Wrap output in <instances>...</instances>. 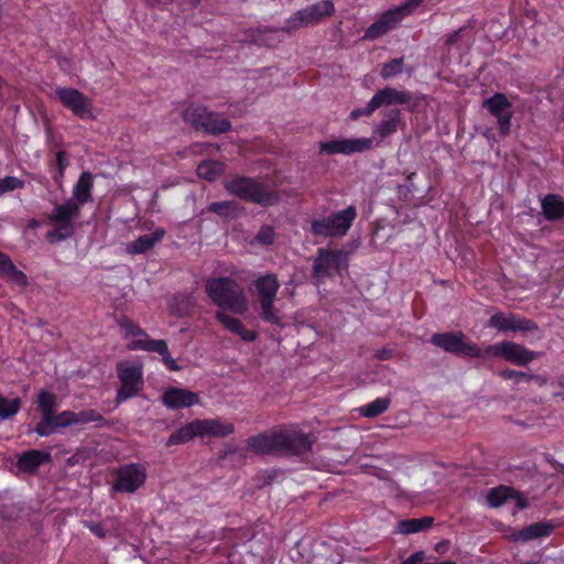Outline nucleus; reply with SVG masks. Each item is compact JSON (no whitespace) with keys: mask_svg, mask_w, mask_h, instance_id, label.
Listing matches in <instances>:
<instances>
[{"mask_svg":"<svg viewBox=\"0 0 564 564\" xmlns=\"http://www.w3.org/2000/svg\"><path fill=\"white\" fill-rule=\"evenodd\" d=\"M316 437L294 426H279L250 436L248 449L257 455L276 457H303L312 453Z\"/></svg>","mask_w":564,"mask_h":564,"instance_id":"1","label":"nucleus"},{"mask_svg":"<svg viewBox=\"0 0 564 564\" xmlns=\"http://www.w3.org/2000/svg\"><path fill=\"white\" fill-rule=\"evenodd\" d=\"M93 174L84 171L73 188V198L54 206L47 215L55 227L45 234L50 243H59L75 235V219L80 215V206L91 200Z\"/></svg>","mask_w":564,"mask_h":564,"instance_id":"2","label":"nucleus"},{"mask_svg":"<svg viewBox=\"0 0 564 564\" xmlns=\"http://www.w3.org/2000/svg\"><path fill=\"white\" fill-rule=\"evenodd\" d=\"M225 189L245 200L262 207H270L280 203V194L260 177L235 174L224 182Z\"/></svg>","mask_w":564,"mask_h":564,"instance_id":"3","label":"nucleus"},{"mask_svg":"<svg viewBox=\"0 0 564 564\" xmlns=\"http://www.w3.org/2000/svg\"><path fill=\"white\" fill-rule=\"evenodd\" d=\"M205 291L214 304L220 308L229 310L235 314H243L248 308L243 290L230 276L208 280Z\"/></svg>","mask_w":564,"mask_h":564,"instance_id":"4","label":"nucleus"},{"mask_svg":"<svg viewBox=\"0 0 564 564\" xmlns=\"http://www.w3.org/2000/svg\"><path fill=\"white\" fill-rule=\"evenodd\" d=\"M253 285L258 294L259 317L265 323L282 326V316L273 305L280 289L278 276L273 273L260 275L253 281Z\"/></svg>","mask_w":564,"mask_h":564,"instance_id":"5","label":"nucleus"},{"mask_svg":"<svg viewBox=\"0 0 564 564\" xmlns=\"http://www.w3.org/2000/svg\"><path fill=\"white\" fill-rule=\"evenodd\" d=\"M183 120L196 131L217 135L231 131V122L200 105L191 104L182 112Z\"/></svg>","mask_w":564,"mask_h":564,"instance_id":"6","label":"nucleus"},{"mask_svg":"<svg viewBox=\"0 0 564 564\" xmlns=\"http://www.w3.org/2000/svg\"><path fill=\"white\" fill-rule=\"evenodd\" d=\"M352 250L317 249V256L312 267V278L321 283L325 278L341 276L348 269V260Z\"/></svg>","mask_w":564,"mask_h":564,"instance_id":"7","label":"nucleus"},{"mask_svg":"<svg viewBox=\"0 0 564 564\" xmlns=\"http://www.w3.org/2000/svg\"><path fill=\"white\" fill-rule=\"evenodd\" d=\"M357 217V209L350 205L347 208L333 213L322 219L311 221V231L314 236L324 238L343 237L350 229Z\"/></svg>","mask_w":564,"mask_h":564,"instance_id":"8","label":"nucleus"},{"mask_svg":"<svg viewBox=\"0 0 564 564\" xmlns=\"http://www.w3.org/2000/svg\"><path fill=\"white\" fill-rule=\"evenodd\" d=\"M430 343L459 358H481L482 356L481 348L467 340L463 332L435 333L431 336Z\"/></svg>","mask_w":564,"mask_h":564,"instance_id":"9","label":"nucleus"},{"mask_svg":"<svg viewBox=\"0 0 564 564\" xmlns=\"http://www.w3.org/2000/svg\"><path fill=\"white\" fill-rule=\"evenodd\" d=\"M482 350V359L501 358L516 366H527L541 356L540 351H533L514 341H501L486 346Z\"/></svg>","mask_w":564,"mask_h":564,"instance_id":"10","label":"nucleus"},{"mask_svg":"<svg viewBox=\"0 0 564 564\" xmlns=\"http://www.w3.org/2000/svg\"><path fill=\"white\" fill-rule=\"evenodd\" d=\"M116 369L121 382L120 388L117 390L116 403L121 404L138 395L143 389V372L140 364H132L130 361L118 362Z\"/></svg>","mask_w":564,"mask_h":564,"instance_id":"11","label":"nucleus"},{"mask_svg":"<svg viewBox=\"0 0 564 564\" xmlns=\"http://www.w3.org/2000/svg\"><path fill=\"white\" fill-rule=\"evenodd\" d=\"M36 409L41 413V421L34 427V432L46 437L57 432L59 413H56L58 403L55 393L48 390H41L36 394Z\"/></svg>","mask_w":564,"mask_h":564,"instance_id":"12","label":"nucleus"},{"mask_svg":"<svg viewBox=\"0 0 564 564\" xmlns=\"http://www.w3.org/2000/svg\"><path fill=\"white\" fill-rule=\"evenodd\" d=\"M425 101L424 95L414 94L408 90H398L393 87L379 89L371 98V106L402 105L410 112L416 111Z\"/></svg>","mask_w":564,"mask_h":564,"instance_id":"13","label":"nucleus"},{"mask_svg":"<svg viewBox=\"0 0 564 564\" xmlns=\"http://www.w3.org/2000/svg\"><path fill=\"white\" fill-rule=\"evenodd\" d=\"M482 107L497 119L499 134L507 137L511 130V118L513 116V106L507 96L502 93H496L482 102Z\"/></svg>","mask_w":564,"mask_h":564,"instance_id":"14","label":"nucleus"},{"mask_svg":"<svg viewBox=\"0 0 564 564\" xmlns=\"http://www.w3.org/2000/svg\"><path fill=\"white\" fill-rule=\"evenodd\" d=\"M145 480V467L141 464H129L118 470L111 490L115 492L133 494L144 485Z\"/></svg>","mask_w":564,"mask_h":564,"instance_id":"15","label":"nucleus"},{"mask_svg":"<svg viewBox=\"0 0 564 564\" xmlns=\"http://www.w3.org/2000/svg\"><path fill=\"white\" fill-rule=\"evenodd\" d=\"M56 96L62 105L78 118H94L91 100L78 89L72 87H58L56 89Z\"/></svg>","mask_w":564,"mask_h":564,"instance_id":"16","label":"nucleus"},{"mask_svg":"<svg viewBox=\"0 0 564 564\" xmlns=\"http://www.w3.org/2000/svg\"><path fill=\"white\" fill-rule=\"evenodd\" d=\"M372 147L373 141L371 138L338 139L321 142L319 152L328 155H351L369 151Z\"/></svg>","mask_w":564,"mask_h":564,"instance_id":"17","label":"nucleus"},{"mask_svg":"<svg viewBox=\"0 0 564 564\" xmlns=\"http://www.w3.org/2000/svg\"><path fill=\"white\" fill-rule=\"evenodd\" d=\"M57 432L61 429H66L73 425H85L94 423L95 427H107L110 425L109 421L97 410L89 409L79 412L65 410L59 412Z\"/></svg>","mask_w":564,"mask_h":564,"instance_id":"18","label":"nucleus"},{"mask_svg":"<svg viewBox=\"0 0 564 564\" xmlns=\"http://www.w3.org/2000/svg\"><path fill=\"white\" fill-rule=\"evenodd\" d=\"M509 500L516 501V507L518 510H523L529 507L527 496L513 487L500 485L498 487L491 488L486 496L487 505L494 509L500 508Z\"/></svg>","mask_w":564,"mask_h":564,"instance_id":"19","label":"nucleus"},{"mask_svg":"<svg viewBox=\"0 0 564 564\" xmlns=\"http://www.w3.org/2000/svg\"><path fill=\"white\" fill-rule=\"evenodd\" d=\"M402 17L400 15V10L392 8L383 12L378 20H376L372 24H370L364 34V39L373 41L377 40L389 31L397 28V25L402 21Z\"/></svg>","mask_w":564,"mask_h":564,"instance_id":"20","label":"nucleus"},{"mask_svg":"<svg viewBox=\"0 0 564 564\" xmlns=\"http://www.w3.org/2000/svg\"><path fill=\"white\" fill-rule=\"evenodd\" d=\"M162 403L172 410L189 408L199 402L198 394L186 389L170 387L162 397Z\"/></svg>","mask_w":564,"mask_h":564,"instance_id":"21","label":"nucleus"},{"mask_svg":"<svg viewBox=\"0 0 564 564\" xmlns=\"http://www.w3.org/2000/svg\"><path fill=\"white\" fill-rule=\"evenodd\" d=\"M52 459L51 453L40 449H29L18 456L15 466L19 470L34 474L40 466L50 463Z\"/></svg>","mask_w":564,"mask_h":564,"instance_id":"22","label":"nucleus"},{"mask_svg":"<svg viewBox=\"0 0 564 564\" xmlns=\"http://www.w3.org/2000/svg\"><path fill=\"white\" fill-rule=\"evenodd\" d=\"M554 524L550 521H540L529 524L521 530L513 532L511 539L514 542H528L534 539L544 538L552 533Z\"/></svg>","mask_w":564,"mask_h":564,"instance_id":"23","label":"nucleus"},{"mask_svg":"<svg viewBox=\"0 0 564 564\" xmlns=\"http://www.w3.org/2000/svg\"><path fill=\"white\" fill-rule=\"evenodd\" d=\"M216 319L229 332L238 335L243 341L251 343L258 337L256 330L247 329L242 322L221 311L216 312Z\"/></svg>","mask_w":564,"mask_h":564,"instance_id":"24","label":"nucleus"},{"mask_svg":"<svg viewBox=\"0 0 564 564\" xmlns=\"http://www.w3.org/2000/svg\"><path fill=\"white\" fill-rule=\"evenodd\" d=\"M199 436L225 437L235 432L232 423H224L217 419L197 420Z\"/></svg>","mask_w":564,"mask_h":564,"instance_id":"25","label":"nucleus"},{"mask_svg":"<svg viewBox=\"0 0 564 564\" xmlns=\"http://www.w3.org/2000/svg\"><path fill=\"white\" fill-rule=\"evenodd\" d=\"M165 234V229L158 228L152 234L142 235L127 245V251L131 254L144 253L152 249L158 242H160Z\"/></svg>","mask_w":564,"mask_h":564,"instance_id":"26","label":"nucleus"},{"mask_svg":"<svg viewBox=\"0 0 564 564\" xmlns=\"http://www.w3.org/2000/svg\"><path fill=\"white\" fill-rule=\"evenodd\" d=\"M310 24H313L310 18L307 17V12L305 9H301L296 11L292 17H290L285 24L281 29H272L269 26H259L256 29L258 34L267 33V32H278L282 31L283 33H292L293 31L300 28H306Z\"/></svg>","mask_w":564,"mask_h":564,"instance_id":"27","label":"nucleus"},{"mask_svg":"<svg viewBox=\"0 0 564 564\" xmlns=\"http://www.w3.org/2000/svg\"><path fill=\"white\" fill-rule=\"evenodd\" d=\"M542 214L549 221H555L564 217V200L557 194H547L541 200Z\"/></svg>","mask_w":564,"mask_h":564,"instance_id":"28","label":"nucleus"},{"mask_svg":"<svg viewBox=\"0 0 564 564\" xmlns=\"http://www.w3.org/2000/svg\"><path fill=\"white\" fill-rule=\"evenodd\" d=\"M197 420H194L180 429L175 430L165 442L166 447L180 445L189 442L195 436H199Z\"/></svg>","mask_w":564,"mask_h":564,"instance_id":"29","label":"nucleus"},{"mask_svg":"<svg viewBox=\"0 0 564 564\" xmlns=\"http://www.w3.org/2000/svg\"><path fill=\"white\" fill-rule=\"evenodd\" d=\"M433 523V517L405 519L397 523V532L405 535L417 533L430 529Z\"/></svg>","mask_w":564,"mask_h":564,"instance_id":"30","label":"nucleus"},{"mask_svg":"<svg viewBox=\"0 0 564 564\" xmlns=\"http://www.w3.org/2000/svg\"><path fill=\"white\" fill-rule=\"evenodd\" d=\"M400 123L401 111L397 108L390 109L387 113V118L382 120L375 129V133L378 134L381 139H386L397 132Z\"/></svg>","mask_w":564,"mask_h":564,"instance_id":"31","label":"nucleus"},{"mask_svg":"<svg viewBox=\"0 0 564 564\" xmlns=\"http://www.w3.org/2000/svg\"><path fill=\"white\" fill-rule=\"evenodd\" d=\"M130 350L158 352L161 357L167 354V344L163 339H137L129 345Z\"/></svg>","mask_w":564,"mask_h":564,"instance_id":"32","label":"nucleus"},{"mask_svg":"<svg viewBox=\"0 0 564 564\" xmlns=\"http://www.w3.org/2000/svg\"><path fill=\"white\" fill-rule=\"evenodd\" d=\"M312 23H317L325 17H330L335 12L334 3L330 0H324L304 8Z\"/></svg>","mask_w":564,"mask_h":564,"instance_id":"33","label":"nucleus"},{"mask_svg":"<svg viewBox=\"0 0 564 564\" xmlns=\"http://www.w3.org/2000/svg\"><path fill=\"white\" fill-rule=\"evenodd\" d=\"M206 210L217 214L223 218H235L238 216V205L235 200L210 203L207 205Z\"/></svg>","mask_w":564,"mask_h":564,"instance_id":"34","label":"nucleus"},{"mask_svg":"<svg viewBox=\"0 0 564 564\" xmlns=\"http://www.w3.org/2000/svg\"><path fill=\"white\" fill-rule=\"evenodd\" d=\"M513 313L505 314L502 312H498L488 319L487 326L490 328H495L500 333L511 332L513 324Z\"/></svg>","mask_w":564,"mask_h":564,"instance_id":"35","label":"nucleus"},{"mask_svg":"<svg viewBox=\"0 0 564 564\" xmlns=\"http://www.w3.org/2000/svg\"><path fill=\"white\" fill-rule=\"evenodd\" d=\"M223 172V164L217 161H205L198 164L197 175L207 181L217 180Z\"/></svg>","mask_w":564,"mask_h":564,"instance_id":"36","label":"nucleus"},{"mask_svg":"<svg viewBox=\"0 0 564 564\" xmlns=\"http://www.w3.org/2000/svg\"><path fill=\"white\" fill-rule=\"evenodd\" d=\"M390 399L378 398L360 409V413L366 417H376L388 410Z\"/></svg>","mask_w":564,"mask_h":564,"instance_id":"37","label":"nucleus"},{"mask_svg":"<svg viewBox=\"0 0 564 564\" xmlns=\"http://www.w3.org/2000/svg\"><path fill=\"white\" fill-rule=\"evenodd\" d=\"M21 409V399L19 397L14 399H8L0 395V419L8 420L14 416Z\"/></svg>","mask_w":564,"mask_h":564,"instance_id":"38","label":"nucleus"},{"mask_svg":"<svg viewBox=\"0 0 564 564\" xmlns=\"http://www.w3.org/2000/svg\"><path fill=\"white\" fill-rule=\"evenodd\" d=\"M403 67H404V58L403 57L393 58V59L382 64L380 76L383 79L394 77L403 72Z\"/></svg>","mask_w":564,"mask_h":564,"instance_id":"39","label":"nucleus"},{"mask_svg":"<svg viewBox=\"0 0 564 564\" xmlns=\"http://www.w3.org/2000/svg\"><path fill=\"white\" fill-rule=\"evenodd\" d=\"M539 329L535 321L514 314L511 332L536 333Z\"/></svg>","mask_w":564,"mask_h":564,"instance_id":"40","label":"nucleus"},{"mask_svg":"<svg viewBox=\"0 0 564 564\" xmlns=\"http://www.w3.org/2000/svg\"><path fill=\"white\" fill-rule=\"evenodd\" d=\"M2 278L21 288H26L29 285L26 274L19 270L14 263L8 269L7 273Z\"/></svg>","mask_w":564,"mask_h":564,"instance_id":"41","label":"nucleus"},{"mask_svg":"<svg viewBox=\"0 0 564 564\" xmlns=\"http://www.w3.org/2000/svg\"><path fill=\"white\" fill-rule=\"evenodd\" d=\"M24 184L23 180L15 176H4L3 178H0V196L9 192L23 188Z\"/></svg>","mask_w":564,"mask_h":564,"instance_id":"42","label":"nucleus"},{"mask_svg":"<svg viewBox=\"0 0 564 564\" xmlns=\"http://www.w3.org/2000/svg\"><path fill=\"white\" fill-rule=\"evenodd\" d=\"M275 239L274 228L270 225H263L257 232L254 240L262 246L273 245Z\"/></svg>","mask_w":564,"mask_h":564,"instance_id":"43","label":"nucleus"},{"mask_svg":"<svg viewBox=\"0 0 564 564\" xmlns=\"http://www.w3.org/2000/svg\"><path fill=\"white\" fill-rule=\"evenodd\" d=\"M529 375L530 373H527L523 371H517V370H512V369H503L499 372V376L503 380H514L516 383H520V382L529 383Z\"/></svg>","mask_w":564,"mask_h":564,"instance_id":"44","label":"nucleus"},{"mask_svg":"<svg viewBox=\"0 0 564 564\" xmlns=\"http://www.w3.org/2000/svg\"><path fill=\"white\" fill-rule=\"evenodd\" d=\"M120 326L127 332L128 335L147 336L144 330L128 317L122 318V321L120 322Z\"/></svg>","mask_w":564,"mask_h":564,"instance_id":"45","label":"nucleus"},{"mask_svg":"<svg viewBox=\"0 0 564 564\" xmlns=\"http://www.w3.org/2000/svg\"><path fill=\"white\" fill-rule=\"evenodd\" d=\"M423 0H408L404 3L395 7V9L400 10V15L402 19H404L406 15H409L415 8H417Z\"/></svg>","mask_w":564,"mask_h":564,"instance_id":"46","label":"nucleus"},{"mask_svg":"<svg viewBox=\"0 0 564 564\" xmlns=\"http://www.w3.org/2000/svg\"><path fill=\"white\" fill-rule=\"evenodd\" d=\"M378 108L377 107H372L371 106V99L368 101V104L366 105V107L364 108H357V109H354L350 115H349V118L351 120H357L359 117L361 116H370L371 113H373Z\"/></svg>","mask_w":564,"mask_h":564,"instance_id":"47","label":"nucleus"},{"mask_svg":"<svg viewBox=\"0 0 564 564\" xmlns=\"http://www.w3.org/2000/svg\"><path fill=\"white\" fill-rule=\"evenodd\" d=\"M56 164L59 170L61 176H64L65 170L68 165L67 152L61 150L56 153Z\"/></svg>","mask_w":564,"mask_h":564,"instance_id":"48","label":"nucleus"},{"mask_svg":"<svg viewBox=\"0 0 564 564\" xmlns=\"http://www.w3.org/2000/svg\"><path fill=\"white\" fill-rule=\"evenodd\" d=\"M86 527L90 530L91 533H94L98 538L104 539L107 535V531L101 525V523L86 522Z\"/></svg>","mask_w":564,"mask_h":564,"instance_id":"49","label":"nucleus"},{"mask_svg":"<svg viewBox=\"0 0 564 564\" xmlns=\"http://www.w3.org/2000/svg\"><path fill=\"white\" fill-rule=\"evenodd\" d=\"M12 264H13V262L10 259V257L7 253L0 251V276L1 278L7 273L8 269Z\"/></svg>","mask_w":564,"mask_h":564,"instance_id":"50","label":"nucleus"},{"mask_svg":"<svg viewBox=\"0 0 564 564\" xmlns=\"http://www.w3.org/2000/svg\"><path fill=\"white\" fill-rule=\"evenodd\" d=\"M425 558V552L424 551H416L413 554H411L409 557H406L404 561H402L400 564H420Z\"/></svg>","mask_w":564,"mask_h":564,"instance_id":"51","label":"nucleus"},{"mask_svg":"<svg viewBox=\"0 0 564 564\" xmlns=\"http://www.w3.org/2000/svg\"><path fill=\"white\" fill-rule=\"evenodd\" d=\"M162 360L166 367L172 371L180 370V366L177 365L176 360L172 358L170 351L167 350L166 355L162 356Z\"/></svg>","mask_w":564,"mask_h":564,"instance_id":"52","label":"nucleus"},{"mask_svg":"<svg viewBox=\"0 0 564 564\" xmlns=\"http://www.w3.org/2000/svg\"><path fill=\"white\" fill-rule=\"evenodd\" d=\"M546 381L547 380L544 376L533 373L529 375V383L535 382L538 386L543 387L546 384Z\"/></svg>","mask_w":564,"mask_h":564,"instance_id":"53","label":"nucleus"},{"mask_svg":"<svg viewBox=\"0 0 564 564\" xmlns=\"http://www.w3.org/2000/svg\"><path fill=\"white\" fill-rule=\"evenodd\" d=\"M392 356V351L390 349H380L376 351L375 357L378 360H389Z\"/></svg>","mask_w":564,"mask_h":564,"instance_id":"54","label":"nucleus"},{"mask_svg":"<svg viewBox=\"0 0 564 564\" xmlns=\"http://www.w3.org/2000/svg\"><path fill=\"white\" fill-rule=\"evenodd\" d=\"M460 32H462V29L456 30V31L452 32L451 34H448V36L446 39V44H448V45L455 44L460 36Z\"/></svg>","mask_w":564,"mask_h":564,"instance_id":"55","label":"nucleus"},{"mask_svg":"<svg viewBox=\"0 0 564 564\" xmlns=\"http://www.w3.org/2000/svg\"><path fill=\"white\" fill-rule=\"evenodd\" d=\"M557 386L563 389V391L558 392V395L564 400V375L557 378Z\"/></svg>","mask_w":564,"mask_h":564,"instance_id":"56","label":"nucleus"},{"mask_svg":"<svg viewBox=\"0 0 564 564\" xmlns=\"http://www.w3.org/2000/svg\"><path fill=\"white\" fill-rule=\"evenodd\" d=\"M545 459H546V462H547L549 464H551L552 466H560V467L564 468V465H562V464L557 463V462H556L552 456H550V455H549V456H546V458H545Z\"/></svg>","mask_w":564,"mask_h":564,"instance_id":"57","label":"nucleus"},{"mask_svg":"<svg viewBox=\"0 0 564 564\" xmlns=\"http://www.w3.org/2000/svg\"><path fill=\"white\" fill-rule=\"evenodd\" d=\"M63 177H64V176H61V174H59V170H58V171H57V174H55V175L53 176V180H54L57 184H61V182H62V178H63Z\"/></svg>","mask_w":564,"mask_h":564,"instance_id":"58","label":"nucleus"},{"mask_svg":"<svg viewBox=\"0 0 564 564\" xmlns=\"http://www.w3.org/2000/svg\"><path fill=\"white\" fill-rule=\"evenodd\" d=\"M39 226V221L36 219H32L29 223L30 228H36Z\"/></svg>","mask_w":564,"mask_h":564,"instance_id":"59","label":"nucleus"},{"mask_svg":"<svg viewBox=\"0 0 564 564\" xmlns=\"http://www.w3.org/2000/svg\"><path fill=\"white\" fill-rule=\"evenodd\" d=\"M414 176H415V173H414V172H413V173H410V174L408 175V177H406L408 182H409V183H411V182L413 181V177H414ZM411 185H412V184H410V186H411Z\"/></svg>","mask_w":564,"mask_h":564,"instance_id":"60","label":"nucleus"},{"mask_svg":"<svg viewBox=\"0 0 564 564\" xmlns=\"http://www.w3.org/2000/svg\"><path fill=\"white\" fill-rule=\"evenodd\" d=\"M3 83H4V80H3V78L0 76V88L3 86Z\"/></svg>","mask_w":564,"mask_h":564,"instance_id":"61","label":"nucleus"}]
</instances>
